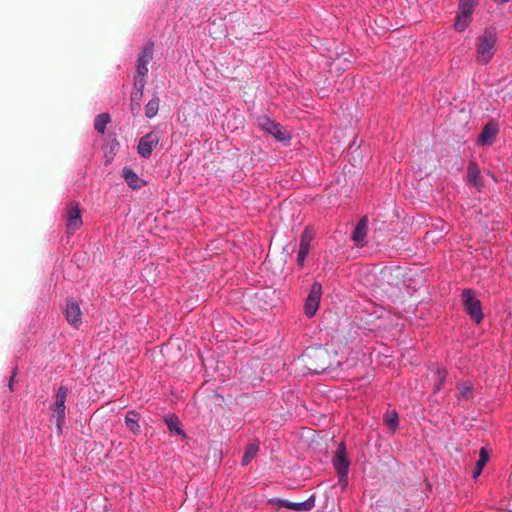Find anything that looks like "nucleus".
Segmentation results:
<instances>
[{
  "instance_id": "f257e3e1",
  "label": "nucleus",
  "mask_w": 512,
  "mask_h": 512,
  "mask_svg": "<svg viewBox=\"0 0 512 512\" xmlns=\"http://www.w3.org/2000/svg\"><path fill=\"white\" fill-rule=\"evenodd\" d=\"M497 32L495 28H486L478 37L476 49V61L480 64H487L496 52Z\"/></svg>"
},
{
  "instance_id": "f03ea898",
  "label": "nucleus",
  "mask_w": 512,
  "mask_h": 512,
  "mask_svg": "<svg viewBox=\"0 0 512 512\" xmlns=\"http://www.w3.org/2000/svg\"><path fill=\"white\" fill-rule=\"evenodd\" d=\"M331 365L330 354L326 349L314 348L305 354V366L313 373H322Z\"/></svg>"
},
{
  "instance_id": "7ed1b4c3",
  "label": "nucleus",
  "mask_w": 512,
  "mask_h": 512,
  "mask_svg": "<svg viewBox=\"0 0 512 512\" xmlns=\"http://www.w3.org/2000/svg\"><path fill=\"white\" fill-rule=\"evenodd\" d=\"M480 0H459L458 11L454 21V28L458 32H463L471 23L475 8Z\"/></svg>"
},
{
  "instance_id": "20e7f679",
  "label": "nucleus",
  "mask_w": 512,
  "mask_h": 512,
  "mask_svg": "<svg viewBox=\"0 0 512 512\" xmlns=\"http://www.w3.org/2000/svg\"><path fill=\"white\" fill-rule=\"evenodd\" d=\"M462 302L469 316L476 323H480L483 319L481 302L475 297L471 289H464L462 291Z\"/></svg>"
},
{
  "instance_id": "39448f33",
  "label": "nucleus",
  "mask_w": 512,
  "mask_h": 512,
  "mask_svg": "<svg viewBox=\"0 0 512 512\" xmlns=\"http://www.w3.org/2000/svg\"><path fill=\"white\" fill-rule=\"evenodd\" d=\"M68 396V388L60 386L55 394V402L53 405V413L56 418V426L59 432L62 430V425L65 421L66 406L65 402Z\"/></svg>"
},
{
  "instance_id": "423d86ee",
  "label": "nucleus",
  "mask_w": 512,
  "mask_h": 512,
  "mask_svg": "<svg viewBox=\"0 0 512 512\" xmlns=\"http://www.w3.org/2000/svg\"><path fill=\"white\" fill-rule=\"evenodd\" d=\"M322 295V285L319 282H314L311 285L310 292L306 298L304 305V312L307 317H313L318 308Z\"/></svg>"
},
{
  "instance_id": "0eeeda50",
  "label": "nucleus",
  "mask_w": 512,
  "mask_h": 512,
  "mask_svg": "<svg viewBox=\"0 0 512 512\" xmlns=\"http://www.w3.org/2000/svg\"><path fill=\"white\" fill-rule=\"evenodd\" d=\"M82 215L79 204L70 202L66 209V231L68 234H73L82 226Z\"/></svg>"
},
{
  "instance_id": "6e6552de",
  "label": "nucleus",
  "mask_w": 512,
  "mask_h": 512,
  "mask_svg": "<svg viewBox=\"0 0 512 512\" xmlns=\"http://www.w3.org/2000/svg\"><path fill=\"white\" fill-rule=\"evenodd\" d=\"M349 464L350 462L347 458L345 444L340 443L333 458V465L337 470V473L341 481H343L347 477Z\"/></svg>"
},
{
  "instance_id": "1a4fd4ad",
  "label": "nucleus",
  "mask_w": 512,
  "mask_h": 512,
  "mask_svg": "<svg viewBox=\"0 0 512 512\" xmlns=\"http://www.w3.org/2000/svg\"><path fill=\"white\" fill-rule=\"evenodd\" d=\"M159 141H160V136L156 132H150V133L144 135L139 140L138 147H137L138 153L142 157L148 158L151 155L153 149L159 143Z\"/></svg>"
},
{
  "instance_id": "9d476101",
  "label": "nucleus",
  "mask_w": 512,
  "mask_h": 512,
  "mask_svg": "<svg viewBox=\"0 0 512 512\" xmlns=\"http://www.w3.org/2000/svg\"><path fill=\"white\" fill-rule=\"evenodd\" d=\"M259 126L269 134L273 135L278 141H286L290 136L286 131H283L278 123L271 121L267 117H261L258 120Z\"/></svg>"
},
{
  "instance_id": "9b49d317",
  "label": "nucleus",
  "mask_w": 512,
  "mask_h": 512,
  "mask_svg": "<svg viewBox=\"0 0 512 512\" xmlns=\"http://www.w3.org/2000/svg\"><path fill=\"white\" fill-rule=\"evenodd\" d=\"M276 503L279 507H284L294 511H310L315 506V497L311 496L307 500L302 502H291L285 499H277Z\"/></svg>"
},
{
  "instance_id": "f8f14e48",
  "label": "nucleus",
  "mask_w": 512,
  "mask_h": 512,
  "mask_svg": "<svg viewBox=\"0 0 512 512\" xmlns=\"http://www.w3.org/2000/svg\"><path fill=\"white\" fill-rule=\"evenodd\" d=\"M64 314H65L66 320L74 327H78L82 323V319H81L82 314H81L80 306L73 299L67 300Z\"/></svg>"
},
{
  "instance_id": "ddd939ff",
  "label": "nucleus",
  "mask_w": 512,
  "mask_h": 512,
  "mask_svg": "<svg viewBox=\"0 0 512 512\" xmlns=\"http://www.w3.org/2000/svg\"><path fill=\"white\" fill-rule=\"evenodd\" d=\"M312 239L313 234L311 230L306 228L301 235L299 252L297 256V263L301 267L304 265L305 258L309 253Z\"/></svg>"
},
{
  "instance_id": "4468645a",
  "label": "nucleus",
  "mask_w": 512,
  "mask_h": 512,
  "mask_svg": "<svg viewBox=\"0 0 512 512\" xmlns=\"http://www.w3.org/2000/svg\"><path fill=\"white\" fill-rule=\"evenodd\" d=\"M499 133L498 125L494 122L487 123L482 129L478 142L482 145H492Z\"/></svg>"
},
{
  "instance_id": "2eb2a0df",
  "label": "nucleus",
  "mask_w": 512,
  "mask_h": 512,
  "mask_svg": "<svg viewBox=\"0 0 512 512\" xmlns=\"http://www.w3.org/2000/svg\"><path fill=\"white\" fill-rule=\"evenodd\" d=\"M368 232V218L367 216L362 217L357 223L353 233L352 239L357 246L362 247L365 243V238Z\"/></svg>"
},
{
  "instance_id": "dca6fc26",
  "label": "nucleus",
  "mask_w": 512,
  "mask_h": 512,
  "mask_svg": "<svg viewBox=\"0 0 512 512\" xmlns=\"http://www.w3.org/2000/svg\"><path fill=\"white\" fill-rule=\"evenodd\" d=\"M123 178L132 189H139L144 185V181L130 168H123Z\"/></svg>"
},
{
  "instance_id": "f3484780",
  "label": "nucleus",
  "mask_w": 512,
  "mask_h": 512,
  "mask_svg": "<svg viewBox=\"0 0 512 512\" xmlns=\"http://www.w3.org/2000/svg\"><path fill=\"white\" fill-rule=\"evenodd\" d=\"M467 177L470 184L476 188L482 186V179L480 175V169L475 162H470L468 165Z\"/></svg>"
},
{
  "instance_id": "a211bd4d",
  "label": "nucleus",
  "mask_w": 512,
  "mask_h": 512,
  "mask_svg": "<svg viewBox=\"0 0 512 512\" xmlns=\"http://www.w3.org/2000/svg\"><path fill=\"white\" fill-rule=\"evenodd\" d=\"M127 428L134 434L140 433L139 414L135 411H129L125 416Z\"/></svg>"
},
{
  "instance_id": "6ab92c4d",
  "label": "nucleus",
  "mask_w": 512,
  "mask_h": 512,
  "mask_svg": "<svg viewBox=\"0 0 512 512\" xmlns=\"http://www.w3.org/2000/svg\"><path fill=\"white\" fill-rule=\"evenodd\" d=\"M259 451V442L257 440L250 442L245 450L242 464L247 465L251 462V460L255 457L257 452Z\"/></svg>"
},
{
  "instance_id": "aec40b11",
  "label": "nucleus",
  "mask_w": 512,
  "mask_h": 512,
  "mask_svg": "<svg viewBox=\"0 0 512 512\" xmlns=\"http://www.w3.org/2000/svg\"><path fill=\"white\" fill-rule=\"evenodd\" d=\"M153 57V43L146 44L139 54L137 64L147 65L150 63Z\"/></svg>"
},
{
  "instance_id": "412c9836",
  "label": "nucleus",
  "mask_w": 512,
  "mask_h": 512,
  "mask_svg": "<svg viewBox=\"0 0 512 512\" xmlns=\"http://www.w3.org/2000/svg\"><path fill=\"white\" fill-rule=\"evenodd\" d=\"M488 460H489V455H488L487 450L485 448H481L480 454H479V459L476 462L475 470L473 472L474 478H477L481 474V472H482L484 466L486 465V463L488 462Z\"/></svg>"
},
{
  "instance_id": "4be33fe9",
  "label": "nucleus",
  "mask_w": 512,
  "mask_h": 512,
  "mask_svg": "<svg viewBox=\"0 0 512 512\" xmlns=\"http://www.w3.org/2000/svg\"><path fill=\"white\" fill-rule=\"evenodd\" d=\"M110 122V116L107 113H102L96 116L94 120V128L99 133H104L106 125Z\"/></svg>"
},
{
  "instance_id": "5701e85b",
  "label": "nucleus",
  "mask_w": 512,
  "mask_h": 512,
  "mask_svg": "<svg viewBox=\"0 0 512 512\" xmlns=\"http://www.w3.org/2000/svg\"><path fill=\"white\" fill-rule=\"evenodd\" d=\"M434 377H435V385H434V392L440 391L442 388L445 380H446V370L441 367H436V369L433 371Z\"/></svg>"
},
{
  "instance_id": "b1692460",
  "label": "nucleus",
  "mask_w": 512,
  "mask_h": 512,
  "mask_svg": "<svg viewBox=\"0 0 512 512\" xmlns=\"http://www.w3.org/2000/svg\"><path fill=\"white\" fill-rule=\"evenodd\" d=\"M160 99L158 97L152 98L145 106V115L147 118L156 116L159 110Z\"/></svg>"
},
{
  "instance_id": "393cba45",
  "label": "nucleus",
  "mask_w": 512,
  "mask_h": 512,
  "mask_svg": "<svg viewBox=\"0 0 512 512\" xmlns=\"http://www.w3.org/2000/svg\"><path fill=\"white\" fill-rule=\"evenodd\" d=\"M166 424L171 432H175L179 435L185 436L183 430L179 426V420L176 416L172 415L166 418Z\"/></svg>"
},
{
  "instance_id": "a878e982",
  "label": "nucleus",
  "mask_w": 512,
  "mask_h": 512,
  "mask_svg": "<svg viewBox=\"0 0 512 512\" xmlns=\"http://www.w3.org/2000/svg\"><path fill=\"white\" fill-rule=\"evenodd\" d=\"M385 424L392 430H395L398 426V415L395 411H388L384 415Z\"/></svg>"
},
{
  "instance_id": "bb28decb",
  "label": "nucleus",
  "mask_w": 512,
  "mask_h": 512,
  "mask_svg": "<svg viewBox=\"0 0 512 512\" xmlns=\"http://www.w3.org/2000/svg\"><path fill=\"white\" fill-rule=\"evenodd\" d=\"M142 95L141 93H134L132 96H131V104H130V109L132 111L133 114H137L140 110V107H141V98H142Z\"/></svg>"
},
{
  "instance_id": "cd10ccee",
  "label": "nucleus",
  "mask_w": 512,
  "mask_h": 512,
  "mask_svg": "<svg viewBox=\"0 0 512 512\" xmlns=\"http://www.w3.org/2000/svg\"><path fill=\"white\" fill-rule=\"evenodd\" d=\"M459 390V398H462L464 400H469L473 396L472 387L467 384H460L458 386Z\"/></svg>"
},
{
  "instance_id": "c85d7f7f",
  "label": "nucleus",
  "mask_w": 512,
  "mask_h": 512,
  "mask_svg": "<svg viewBox=\"0 0 512 512\" xmlns=\"http://www.w3.org/2000/svg\"><path fill=\"white\" fill-rule=\"evenodd\" d=\"M145 84H146V81H145V79H144V78H141V77H140L139 79H138V78H136V79H135V83H134V85H135V87H136V89H137V92H136V93H141V94H143V89H144V87H145Z\"/></svg>"
},
{
  "instance_id": "c756f323",
  "label": "nucleus",
  "mask_w": 512,
  "mask_h": 512,
  "mask_svg": "<svg viewBox=\"0 0 512 512\" xmlns=\"http://www.w3.org/2000/svg\"><path fill=\"white\" fill-rule=\"evenodd\" d=\"M148 73V66L143 64H137V74L141 78H145Z\"/></svg>"
},
{
  "instance_id": "7c9ffc66",
  "label": "nucleus",
  "mask_w": 512,
  "mask_h": 512,
  "mask_svg": "<svg viewBox=\"0 0 512 512\" xmlns=\"http://www.w3.org/2000/svg\"><path fill=\"white\" fill-rule=\"evenodd\" d=\"M15 375H16V370L13 371V373L10 377V380H9V388L11 391L13 390V382H14Z\"/></svg>"
}]
</instances>
